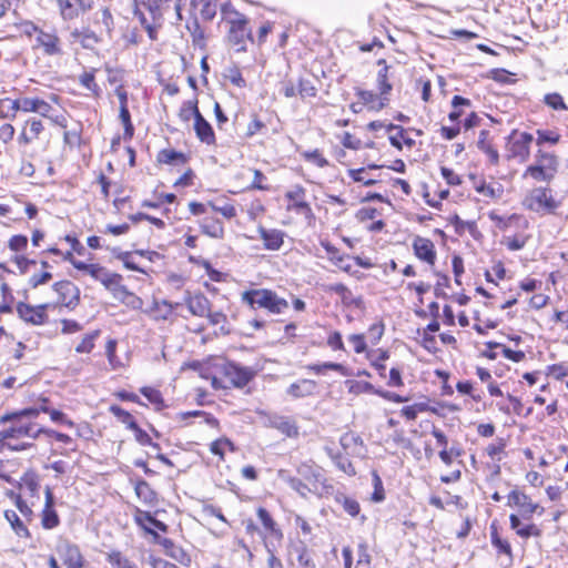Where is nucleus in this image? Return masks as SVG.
<instances>
[{
  "instance_id": "obj_1",
  "label": "nucleus",
  "mask_w": 568,
  "mask_h": 568,
  "mask_svg": "<svg viewBox=\"0 0 568 568\" xmlns=\"http://www.w3.org/2000/svg\"><path fill=\"white\" fill-rule=\"evenodd\" d=\"M0 429V449H9L12 452L26 450L33 446L30 442H22L21 444H13V440H20L24 438L36 439L38 437L37 430H34V424L22 423L21 419L17 418L11 422H7Z\"/></svg>"
},
{
  "instance_id": "obj_2",
  "label": "nucleus",
  "mask_w": 568,
  "mask_h": 568,
  "mask_svg": "<svg viewBox=\"0 0 568 568\" xmlns=\"http://www.w3.org/2000/svg\"><path fill=\"white\" fill-rule=\"evenodd\" d=\"M242 301L248 304L253 310L265 308L272 314H281L288 308L286 300L266 288L245 291L242 294Z\"/></svg>"
},
{
  "instance_id": "obj_3",
  "label": "nucleus",
  "mask_w": 568,
  "mask_h": 568,
  "mask_svg": "<svg viewBox=\"0 0 568 568\" xmlns=\"http://www.w3.org/2000/svg\"><path fill=\"white\" fill-rule=\"evenodd\" d=\"M524 206L532 212L549 214L558 207V202L554 199L551 190L547 187H535L524 199Z\"/></svg>"
},
{
  "instance_id": "obj_4",
  "label": "nucleus",
  "mask_w": 568,
  "mask_h": 568,
  "mask_svg": "<svg viewBox=\"0 0 568 568\" xmlns=\"http://www.w3.org/2000/svg\"><path fill=\"white\" fill-rule=\"evenodd\" d=\"M219 372L229 379L231 385L236 388L246 386L256 375L252 367L241 366L235 362L224 361L217 366Z\"/></svg>"
},
{
  "instance_id": "obj_5",
  "label": "nucleus",
  "mask_w": 568,
  "mask_h": 568,
  "mask_svg": "<svg viewBox=\"0 0 568 568\" xmlns=\"http://www.w3.org/2000/svg\"><path fill=\"white\" fill-rule=\"evenodd\" d=\"M534 138L527 132H513L508 140L507 156L508 159H516L519 162H526L530 154V144Z\"/></svg>"
},
{
  "instance_id": "obj_6",
  "label": "nucleus",
  "mask_w": 568,
  "mask_h": 568,
  "mask_svg": "<svg viewBox=\"0 0 568 568\" xmlns=\"http://www.w3.org/2000/svg\"><path fill=\"white\" fill-rule=\"evenodd\" d=\"M285 197L290 201L286 206L287 211H293L297 214L304 215L306 220L312 221L314 213L311 205L305 201L304 187L297 185L293 190L286 192Z\"/></svg>"
},
{
  "instance_id": "obj_7",
  "label": "nucleus",
  "mask_w": 568,
  "mask_h": 568,
  "mask_svg": "<svg viewBox=\"0 0 568 568\" xmlns=\"http://www.w3.org/2000/svg\"><path fill=\"white\" fill-rule=\"evenodd\" d=\"M57 552L67 568H84L85 559L75 544L64 540L57 546Z\"/></svg>"
},
{
  "instance_id": "obj_8",
  "label": "nucleus",
  "mask_w": 568,
  "mask_h": 568,
  "mask_svg": "<svg viewBox=\"0 0 568 568\" xmlns=\"http://www.w3.org/2000/svg\"><path fill=\"white\" fill-rule=\"evenodd\" d=\"M49 304H40L32 306L30 304L19 302L17 304V313L21 320L32 325H43L48 321L45 311Z\"/></svg>"
},
{
  "instance_id": "obj_9",
  "label": "nucleus",
  "mask_w": 568,
  "mask_h": 568,
  "mask_svg": "<svg viewBox=\"0 0 568 568\" xmlns=\"http://www.w3.org/2000/svg\"><path fill=\"white\" fill-rule=\"evenodd\" d=\"M59 296V303L68 308H74L80 302V290L70 281H60L53 285Z\"/></svg>"
},
{
  "instance_id": "obj_10",
  "label": "nucleus",
  "mask_w": 568,
  "mask_h": 568,
  "mask_svg": "<svg viewBox=\"0 0 568 568\" xmlns=\"http://www.w3.org/2000/svg\"><path fill=\"white\" fill-rule=\"evenodd\" d=\"M508 506L518 507L521 517L525 519H530L532 514L540 508L538 504L531 501L529 496L518 489H514L509 493Z\"/></svg>"
},
{
  "instance_id": "obj_11",
  "label": "nucleus",
  "mask_w": 568,
  "mask_h": 568,
  "mask_svg": "<svg viewBox=\"0 0 568 568\" xmlns=\"http://www.w3.org/2000/svg\"><path fill=\"white\" fill-rule=\"evenodd\" d=\"M37 45L40 47L45 55H61L63 53L60 38L55 32L39 31L36 38Z\"/></svg>"
},
{
  "instance_id": "obj_12",
  "label": "nucleus",
  "mask_w": 568,
  "mask_h": 568,
  "mask_svg": "<svg viewBox=\"0 0 568 568\" xmlns=\"http://www.w3.org/2000/svg\"><path fill=\"white\" fill-rule=\"evenodd\" d=\"M248 20L240 23V21H234L233 26L230 27L229 30V41L237 45V51L245 50V43L247 40H252L251 30L247 27Z\"/></svg>"
},
{
  "instance_id": "obj_13",
  "label": "nucleus",
  "mask_w": 568,
  "mask_h": 568,
  "mask_svg": "<svg viewBox=\"0 0 568 568\" xmlns=\"http://www.w3.org/2000/svg\"><path fill=\"white\" fill-rule=\"evenodd\" d=\"M413 250L415 255L430 264L434 265L436 261V251L434 243L429 239H425L422 236H416L413 242Z\"/></svg>"
},
{
  "instance_id": "obj_14",
  "label": "nucleus",
  "mask_w": 568,
  "mask_h": 568,
  "mask_svg": "<svg viewBox=\"0 0 568 568\" xmlns=\"http://www.w3.org/2000/svg\"><path fill=\"white\" fill-rule=\"evenodd\" d=\"M54 498L50 487L45 488V504L42 511V526L52 529L60 523L57 511L53 509Z\"/></svg>"
},
{
  "instance_id": "obj_15",
  "label": "nucleus",
  "mask_w": 568,
  "mask_h": 568,
  "mask_svg": "<svg viewBox=\"0 0 568 568\" xmlns=\"http://www.w3.org/2000/svg\"><path fill=\"white\" fill-rule=\"evenodd\" d=\"M53 106L45 100L39 98L37 103L36 113L49 119L53 124L59 125L63 129L68 126V119L63 113H54Z\"/></svg>"
},
{
  "instance_id": "obj_16",
  "label": "nucleus",
  "mask_w": 568,
  "mask_h": 568,
  "mask_svg": "<svg viewBox=\"0 0 568 568\" xmlns=\"http://www.w3.org/2000/svg\"><path fill=\"white\" fill-rule=\"evenodd\" d=\"M258 233L263 240L264 248L270 251H277L284 243V232L276 229L260 227Z\"/></svg>"
},
{
  "instance_id": "obj_17",
  "label": "nucleus",
  "mask_w": 568,
  "mask_h": 568,
  "mask_svg": "<svg viewBox=\"0 0 568 568\" xmlns=\"http://www.w3.org/2000/svg\"><path fill=\"white\" fill-rule=\"evenodd\" d=\"M158 542L164 548L165 554L178 562L189 566L191 564L190 556L184 551L183 548L176 546L173 540L169 538H156Z\"/></svg>"
},
{
  "instance_id": "obj_18",
  "label": "nucleus",
  "mask_w": 568,
  "mask_h": 568,
  "mask_svg": "<svg viewBox=\"0 0 568 568\" xmlns=\"http://www.w3.org/2000/svg\"><path fill=\"white\" fill-rule=\"evenodd\" d=\"M185 304L192 315L205 317L211 308L209 298L203 294H195L185 298Z\"/></svg>"
},
{
  "instance_id": "obj_19",
  "label": "nucleus",
  "mask_w": 568,
  "mask_h": 568,
  "mask_svg": "<svg viewBox=\"0 0 568 568\" xmlns=\"http://www.w3.org/2000/svg\"><path fill=\"white\" fill-rule=\"evenodd\" d=\"M339 444L346 455L359 456L364 447L363 439L355 433L348 432L341 436Z\"/></svg>"
},
{
  "instance_id": "obj_20",
  "label": "nucleus",
  "mask_w": 568,
  "mask_h": 568,
  "mask_svg": "<svg viewBox=\"0 0 568 568\" xmlns=\"http://www.w3.org/2000/svg\"><path fill=\"white\" fill-rule=\"evenodd\" d=\"M194 131L196 138L207 145H213L216 142L215 133L213 131L212 125L204 119L201 114L194 120Z\"/></svg>"
},
{
  "instance_id": "obj_21",
  "label": "nucleus",
  "mask_w": 568,
  "mask_h": 568,
  "mask_svg": "<svg viewBox=\"0 0 568 568\" xmlns=\"http://www.w3.org/2000/svg\"><path fill=\"white\" fill-rule=\"evenodd\" d=\"M356 95L359 98L361 102L367 105L371 110L379 111L385 108L388 103V98L385 95H377L373 91L369 90H356Z\"/></svg>"
},
{
  "instance_id": "obj_22",
  "label": "nucleus",
  "mask_w": 568,
  "mask_h": 568,
  "mask_svg": "<svg viewBox=\"0 0 568 568\" xmlns=\"http://www.w3.org/2000/svg\"><path fill=\"white\" fill-rule=\"evenodd\" d=\"M95 281H99L106 290L111 291L114 297L119 296L120 287H125L124 285H121L122 276L120 274L109 272L105 267H102Z\"/></svg>"
},
{
  "instance_id": "obj_23",
  "label": "nucleus",
  "mask_w": 568,
  "mask_h": 568,
  "mask_svg": "<svg viewBox=\"0 0 568 568\" xmlns=\"http://www.w3.org/2000/svg\"><path fill=\"white\" fill-rule=\"evenodd\" d=\"M290 552L296 555V559L301 568H316L312 552L305 542L298 541L297 544L293 545Z\"/></svg>"
},
{
  "instance_id": "obj_24",
  "label": "nucleus",
  "mask_w": 568,
  "mask_h": 568,
  "mask_svg": "<svg viewBox=\"0 0 568 568\" xmlns=\"http://www.w3.org/2000/svg\"><path fill=\"white\" fill-rule=\"evenodd\" d=\"M270 424L273 428L280 430L282 434L287 437H296L298 435V427L295 422L285 416H273L270 419Z\"/></svg>"
},
{
  "instance_id": "obj_25",
  "label": "nucleus",
  "mask_w": 568,
  "mask_h": 568,
  "mask_svg": "<svg viewBox=\"0 0 568 568\" xmlns=\"http://www.w3.org/2000/svg\"><path fill=\"white\" fill-rule=\"evenodd\" d=\"M321 245L326 251L328 258L331 262H333L336 266H338L344 272H349L352 268V265L347 263L348 256L339 254V251L337 247H335L333 244H331L328 241H321Z\"/></svg>"
},
{
  "instance_id": "obj_26",
  "label": "nucleus",
  "mask_w": 568,
  "mask_h": 568,
  "mask_svg": "<svg viewBox=\"0 0 568 568\" xmlns=\"http://www.w3.org/2000/svg\"><path fill=\"white\" fill-rule=\"evenodd\" d=\"M316 383L312 379H301L290 385L287 394L294 398H302L314 394Z\"/></svg>"
},
{
  "instance_id": "obj_27",
  "label": "nucleus",
  "mask_w": 568,
  "mask_h": 568,
  "mask_svg": "<svg viewBox=\"0 0 568 568\" xmlns=\"http://www.w3.org/2000/svg\"><path fill=\"white\" fill-rule=\"evenodd\" d=\"M297 473L302 479L307 481L314 488H318V484H322L323 476L320 468L310 464H302L297 468Z\"/></svg>"
},
{
  "instance_id": "obj_28",
  "label": "nucleus",
  "mask_w": 568,
  "mask_h": 568,
  "mask_svg": "<svg viewBox=\"0 0 568 568\" xmlns=\"http://www.w3.org/2000/svg\"><path fill=\"white\" fill-rule=\"evenodd\" d=\"M396 130L397 133L389 136V142L393 146H395L398 150L403 149V144H405L407 148L412 149L415 145V140L407 136L406 130L399 125L395 124H388L387 131Z\"/></svg>"
},
{
  "instance_id": "obj_29",
  "label": "nucleus",
  "mask_w": 568,
  "mask_h": 568,
  "mask_svg": "<svg viewBox=\"0 0 568 568\" xmlns=\"http://www.w3.org/2000/svg\"><path fill=\"white\" fill-rule=\"evenodd\" d=\"M18 111H22V97L18 99H0V119H14Z\"/></svg>"
},
{
  "instance_id": "obj_30",
  "label": "nucleus",
  "mask_w": 568,
  "mask_h": 568,
  "mask_svg": "<svg viewBox=\"0 0 568 568\" xmlns=\"http://www.w3.org/2000/svg\"><path fill=\"white\" fill-rule=\"evenodd\" d=\"M488 135L489 132L487 130H481L477 141V146L488 155L490 163L496 165L499 162V153L488 141Z\"/></svg>"
},
{
  "instance_id": "obj_31",
  "label": "nucleus",
  "mask_w": 568,
  "mask_h": 568,
  "mask_svg": "<svg viewBox=\"0 0 568 568\" xmlns=\"http://www.w3.org/2000/svg\"><path fill=\"white\" fill-rule=\"evenodd\" d=\"M201 230L204 234L213 239H222L224 235V227L219 219L205 217L201 222Z\"/></svg>"
},
{
  "instance_id": "obj_32",
  "label": "nucleus",
  "mask_w": 568,
  "mask_h": 568,
  "mask_svg": "<svg viewBox=\"0 0 568 568\" xmlns=\"http://www.w3.org/2000/svg\"><path fill=\"white\" fill-rule=\"evenodd\" d=\"M71 38L73 41H80L84 49H90L99 42L97 34L89 28L82 30L74 29L71 31Z\"/></svg>"
},
{
  "instance_id": "obj_33",
  "label": "nucleus",
  "mask_w": 568,
  "mask_h": 568,
  "mask_svg": "<svg viewBox=\"0 0 568 568\" xmlns=\"http://www.w3.org/2000/svg\"><path fill=\"white\" fill-rule=\"evenodd\" d=\"M378 65H382V69L377 73V88L379 90L381 95L387 97V94L392 91L393 85L388 81V72L389 65H387L386 60L379 59L377 61Z\"/></svg>"
},
{
  "instance_id": "obj_34",
  "label": "nucleus",
  "mask_w": 568,
  "mask_h": 568,
  "mask_svg": "<svg viewBox=\"0 0 568 568\" xmlns=\"http://www.w3.org/2000/svg\"><path fill=\"white\" fill-rule=\"evenodd\" d=\"M158 161L164 164H184L186 156L184 153L175 151L173 149L161 150L158 154Z\"/></svg>"
},
{
  "instance_id": "obj_35",
  "label": "nucleus",
  "mask_w": 568,
  "mask_h": 568,
  "mask_svg": "<svg viewBox=\"0 0 568 568\" xmlns=\"http://www.w3.org/2000/svg\"><path fill=\"white\" fill-rule=\"evenodd\" d=\"M199 115H201V112L196 99L184 101L179 110V118L185 123L192 118L196 120Z\"/></svg>"
},
{
  "instance_id": "obj_36",
  "label": "nucleus",
  "mask_w": 568,
  "mask_h": 568,
  "mask_svg": "<svg viewBox=\"0 0 568 568\" xmlns=\"http://www.w3.org/2000/svg\"><path fill=\"white\" fill-rule=\"evenodd\" d=\"M106 560L113 568H138L128 557L119 550H111L106 554Z\"/></svg>"
},
{
  "instance_id": "obj_37",
  "label": "nucleus",
  "mask_w": 568,
  "mask_h": 568,
  "mask_svg": "<svg viewBox=\"0 0 568 568\" xmlns=\"http://www.w3.org/2000/svg\"><path fill=\"white\" fill-rule=\"evenodd\" d=\"M134 489H135L136 496L141 500H143L145 504H153L156 500L155 491L151 488L149 483H146L145 480H143V479L138 480Z\"/></svg>"
},
{
  "instance_id": "obj_38",
  "label": "nucleus",
  "mask_w": 568,
  "mask_h": 568,
  "mask_svg": "<svg viewBox=\"0 0 568 568\" xmlns=\"http://www.w3.org/2000/svg\"><path fill=\"white\" fill-rule=\"evenodd\" d=\"M6 519L10 523L14 532L20 537H29V530L14 510L4 511Z\"/></svg>"
},
{
  "instance_id": "obj_39",
  "label": "nucleus",
  "mask_w": 568,
  "mask_h": 568,
  "mask_svg": "<svg viewBox=\"0 0 568 568\" xmlns=\"http://www.w3.org/2000/svg\"><path fill=\"white\" fill-rule=\"evenodd\" d=\"M329 457L333 459L334 464L348 476H354L356 474L354 465L342 454H334L333 450L328 447L325 448Z\"/></svg>"
},
{
  "instance_id": "obj_40",
  "label": "nucleus",
  "mask_w": 568,
  "mask_h": 568,
  "mask_svg": "<svg viewBox=\"0 0 568 568\" xmlns=\"http://www.w3.org/2000/svg\"><path fill=\"white\" fill-rule=\"evenodd\" d=\"M286 483L293 490H295L302 497H306L308 494L315 493L317 490V488H314L307 481L304 483L303 479L298 477L290 476L286 478Z\"/></svg>"
},
{
  "instance_id": "obj_41",
  "label": "nucleus",
  "mask_w": 568,
  "mask_h": 568,
  "mask_svg": "<svg viewBox=\"0 0 568 568\" xmlns=\"http://www.w3.org/2000/svg\"><path fill=\"white\" fill-rule=\"evenodd\" d=\"M221 12L230 27L233 26L234 21H240V23L247 21V18L243 13L239 12L230 2L222 4Z\"/></svg>"
},
{
  "instance_id": "obj_42",
  "label": "nucleus",
  "mask_w": 568,
  "mask_h": 568,
  "mask_svg": "<svg viewBox=\"0 0 568 568\" xmlns=\"http://www.w3.org/2000/svg\"><path fill=\"white\" fill-rule=\"evenodd\" d=\"M490 540L493 546L497 548L498 552H503L511 558V546L507 540L499 537L495 525H491L490 527Z\"/></svg>"
},
{
  "instance_id": "obj_43",
  "label": "nucleus",
  "mask_w": 568,
  "mask_h": 568,
  "mask_svg": "<svg viewBox=\"0 0 568 568\" xmlns=\"http://www.w3.org/2000/svg\"><path fill=\"white\" fill-rule=\"evenodd\" d=\"M485 346L488 348H501L503 355L516 363L521 362L525 358V353L523 351H513L497 342H486Z\"/></svg>"
},
{
  "instance_id": "obj_44",
  "label": "nucleus",
  "mask_w": 568,
  "mask_h": 568,
  "mask_svg": "<svg viewBox=\"0 0 568 568\" xmlns=\"http://www.w3.org/2000/svg\"><path fill=\"white\" fill-rule=\"evenodd\" d=\"M110 413H112L122 424L126 425L129 429H133L138 424L134 420V417L123 408L118 405H112L109 408Z\"/></svg>"
},
{
  "instance_id": "obj_45",
  "label": "nucleus",
  "mask_w": 568,
  "mask_h": 568,
  "mask_svg": "<svg viewBox=\"0 0 568 568\" xmlns=\"http://www.w3.org/2000/svg\"><path fill=\"white\" fill-rule=\"evenodd\" d=\"M79 82L82 87L89 90L93 95L99 97L101 89L95 82L94 70L91 72H83L79 77Z\"/></svg>"
},
{
  "instance_id": "obj_46",
  "label": "nucleus",
  "mask_w": 568,
  "mask_h": 568,
  "mask_svg": "<svg viewBox=\"0 0 568 568\" xmlns=\"http://www.w3.org/2000/svg\"><path fill=\"white\" fill-rule=\"evenodd\" d=\"M257 516L266 530L278 537H282L281 530L276 528L275 521L265 508L260 507L257 509Z\"/></svg>"
},
{
  "instance_id": "obj_47",
  "label": "nucleus",
  "mask_w": 568,
  "mask_h": 568,
  "mask_svg": "<svg viewBox=\"0 0 568 568\" xmlns=\"http://www.w3.org/2000/svg\"><path fill=\"white\" fill-rule=\"evenodd\" d=\"M537 164H539L542 169H545L552 176L555 175L558 166V161L555 155L549 153H540L537 156Z\"/></svg>"
},
{
  "instance_id": "obj_48",
  "label": "nucleus",
  "mask_w": 568,
  "mask_h": 568,
  "mask_svg": "<svg viewBox=\"0 0 568 568\" xmlns=\"http://www.w3.org/2000/svg\"><path fill=\"white\" fill-rule=\"evenodd\" d=\"M336 501L339 503L343 509L352 517L359 514L361 506L356 499L342 495L336 497Z\"/></svg>"
},
{
  "instance_id": "obj_49",
  "label": "nucleus",
  "mask_w": 568,
  "mask_h": 568,
  "mask_svg": "<svg viewBox=\"0 0 568 568\" xmlns=\"http://www.w3.org/2000/svg\"><path fill=\"white\" fill-rule=\"evenodd\" d=\"M61 16L64 20H73L79 16V9L72 0H58Z\"/></svg>"
},
{
  "instance_id": "obj_50",
  "label": "nucleus",
  "mask_w": 568,
  "mask_h": 568,
  "mask_svg": "<svg viewBox=\"0 0 568 568\" xmlns=\"http://www.w3.org/2000/svg\"><path fill=\"white\" fill-rule=\"evenodd\" d=\"M123 303L131 306L132 308H140L143 304L142 300L135 294L131 293L126 287L119 288V296Z\"/></svg>"
},
{
  "instance_id": "obj_51",
  "label": "nucleus",
  "mask_w": 568,
  "mask_h": 568,
  "mask_svg": "<svg viewBox=\"0 0 568 568\" xmlns=\"http://www.w3.org/2000/svg\"><path fill=\"white\" fill-rule=\"evenodd\" d=\"M141 394L148 398L150 403L156 406L158 409H161L164 406V400L160 390L144 386L140 389Z\"/></svg>"
},
{
  "instance_id": "obj_52",
  "label": "nucleus",
  "mask_w": 568,
  "mask_h": 568,
  "mask_svg": "<svg viewBox=\"0 0 568 568\" xmlns=\"http://www.w3.org/2000/svg\"><path fill=\"white\" fill-rule=\"evenodd\" d=\"M429 406L426 403H415L400 409V415L408 420H414L418 413L427 412Z\"/></svg>"
},
{
  "instance_id": "obj_53",
  "label": "nucleus",
  "mask_w": 568,
  "mask_h": 568,
  "mask_svg": "<svg viewBox=\"0 0 568 568\" xmlns=\"http://www.w3.org/2000/svg\"><path fill=\"white\" fill-rule=\"evenodd\" d=\"M298 82V95L302 98V99H306V98H314L317 93V89L315 88V85L313 84V82L308 79H298L297 80Z\"/></svg>"
},
{
  "instance_id": "obj_54",
  "label": "nucleus",
  "mask_w": 568,
  "mask_h": 568,
  "mask_svg": "<svg viewBox=\"0 0 568 568\" xmlns=\"http://www.w3.org/2000/svg\"><path fill=\"white\" fill-rule=\"evenodd\" d=\"M132 432L134 433L135 440L143 446H151L156 450H160V445L158 443L152 442L150 435L143 430L139 425H136Z\"/></svg>"
},
{
  "instance_id": "obj_55",
  "label": "nucleus",
  "mask_w": 568,
  "mask_h": 568,
  "mask_svg": "<svg viewBox=\"0 0 568 568\" xmlns=\"http://www.w3.org/2000/svg\"><path fill=\"white\" fill-rule=\"evenodd\" d=\"M305 161L312 162L318 168H325L328 165V161L323 156L322 152L317 149L312 151H305L302 153Z\"/></svg>"
},
{
  "instance_id": "obj_56",
  "label": "nucleus",
  "mask_w": 568,
  "mask_h": 568,
  "mask_svg": "<svg viewBox=\"0 0 568 568\" xmlns=\"http://www.w3.org/2000/svg\"><path fill=\"white\" fill-rule=\"evenodd\" d=\"M530 175L537 181H550L554 176L542 169L539 164H534L527 168L525 176Z\"/></svg>"
},
{
  "instance_id": "obj_57",
  "label": "nucleus",
  "mask_w": 568,
  "mask_h": 568,
  "mask_svg": "<svg viewBox=\"0 0 568 568\" xmlns=\"http://www.w3.org/2000/svg\"><path fill=\"white\" fill-rule=\"evenodd\" d=\"M503 194V186L497 183L486 184L481 182V195L487 196L489 199H499Z\"/></svg>"
},
{
  "instance_id": "obj_58",
  "label": "nucleus",
  "mask_w": 568,
  "mask_h": 568,
  "mask_svg": "<svg viewBox=\"0 0 568 568\" xmlns=\"http://www.w3.org/2000/svg\"><path fill=\"white\" fill-rule=\"evenodd\" d=\"M23 128L28 129L29 133L37 140L39 139L40 134L44 131V126L41 120L37 118H29L26 122Z\"/></svg>"
},
{
  "instance_id": "obj_59",
  "label": "nucleus",
  "mask_w": 568,
  "mask_h": 568,
  "mask_svg": "<svg viewBox=\"0 0 568 568\" xmlns=\"http://www.w3.org/2000/svg\"><path fill=\"white\" fill-rule=\"evenodd\" d=\"M99 332L95 331L85 335L79 345L75 347L77 353H90L94 347V339L98 337Z\"/></svg>"
},
{
  "instance_id": "obj_60",
  "label": "nucleus",
  "mask_w": 568,
  "mask_h": 568,
  "mask_svg": "<svg viewBox=\"0 0 568 568\" xmlns=\"http://www.w3.org/2000/svg\"><path fill=\"white\" fill-rule=\"evenodd\" d=\"M229 447L231 450L234 449L233 443L227 438H220L214 440L211 446L210 450L212 454L220 456L221 458L224 457V448Z\"/></svg>"
},
{
  "instance_id": "obj_61",
  "label": "nucleus",
  "mask_w": 568,
  "mask_h": 568,
  "mask_svg": "<svg viewBox=\"0 0 568 568\" xmlns=\"http://www.w3.org/2000/svg\"><path fill=\"white\" fill-rule=\"evenodd\" d=\"M280 92L286 98H294L298 95V82L292 79H286L281 82Z\"/></svg>"
},
{
  "instance_id": "obj_62",
  "label": "nucleus",
  "mask_w": 568,
  "mask_h": 568,
  "mask_svg": "<svg viewBox=\"0 0 568 568\" xmlns=\"http://www.w3.org/2000/svg\"><path fill=\"white\" fill-rule=\"evenodd\" d=\"M73 267L79 271H83V272L88 273L92 278L95 280L99 276V273L103 266H101L100 264H88V263L80 261V262L73 263Z\"/></svg>"
},
{
  "instance_id": "obj_63",
  "label": "nucleus",
  "mask_w": 568,
  "mask_h": 568,
  "mask_svg": "<svg viewBox=\"0 0 568 568\" xmlns=\"http://www.w3.org/2000/svg\"><path fill=\"white\" fill-rule=\"evenodd\" d=\"M545 102L547 105L555 110H567V105L565 104L562 97L559 93L546 94Z\"/></svg>"
},
{
  "instance_id": "obj_64",
  "label": "nucleus",
  "mask_w": 568,
  "mask_h": 568,
  "mask_svg": "<svg viewBox=\"0 0 568 568\" xmlns=\"http://www.w3.org/2000/svg\"><path fill=\"white\" fill-rule=\"evenodd\" d=\"M213 211L221 213L226 219H232L236 215L234 205L224 203L223 205H216L212 202L209 203Z\"/></svg>"
}]
</instances>
